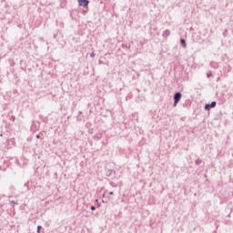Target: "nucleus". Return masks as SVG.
Wrapping results in <instances>:
<instances>
[{"mask_svg":"<svg viewBox=\"0 0 233 233\" xmlns=\"http://www.w3.org/2000/svg\"><path fill=\"white\" fill-rule=\"evenodd\" d=\"M90 209H91V211H95L96 210V207L95 206H91Z\"/></svg>","mask_w":233,"mask_h":233,"instance_id":"f3484780","label":"nucleus"},{"mask_svg":"<svg viewBox=\"0 0 233 233\" xmlns=\"http://www.w3.org/2000/svg\"><path fill=\"white\" fill-rule=\"evenodd\" d=\"M101 138H102V134L101 133H97V134L93 136V139L95 141H99Z\"/></svg>","mask_w":233,"mask_h":233,"instance_id":"20e7f679","label":"nucleus"},{"mask_svg":"<svg viewBox=\"0 0 233 233\" xmlns=\"http://www.w3.org/2000/svg\"><path fill=\"white\" fill-rule=\"evenodd\" d=\"M180 45H182L183 48H186L187 46V42L184 38H181L180 39Z\"/></svg>","mask_w":233,"mask_h":233,"instance_id":"0eeeda50","label":"nucleus"},{"mask_svg":"<svg viewBox=\"0 0 233 233\" xmlns=\"http://www.w3.org/2000/svg\"><path fill=\"white\" fill-rule=\"evenodd\" d=\"M216 106H217V102L216 101H212L210 104H206L205 110L206 111H209L210 109H213Z\"/></svg>","mask_w":233,"mask_h":233,"instance_id":"f257e3e1","label":"nucleus"},{"mask_svg":"<svg viewBox=\"0 0 233 233\" xmlns=\"http://www.w3.org/2000/svg\"><path fill=\"white\" fill-rule=\"evenodd\" d=\"M11 120H12L13 122L15 121V116H12Z\"/></svg>","mask_w":233,"mask_h":233,"instance_id":"a211bd4d","label":"nucleus"},{"mask_svg":"<svg viewBox=\"0 0 233 233\" xmlns=\"http://www.w3.org/2000/svg\"><path fill=\"white\" fill-rule=\"evenodd\" d=\"M178 103H179L178 101L176 102V100H174V105H173V106L176 107Z\"/></svg>","mask_w":233,"mask_h":233,"instance_id":"dca6fc26","label":"nucleus"},{"mask_svg":"<svg viewBox=\"0 0 233 233\" xmlns=\"http://www.w3.org/2000/svg\"><path fill=\"white\" fill-rule=\"evenodd\" d=\"M78 115L81 116V115H82V111H79V112H78Z\"/></svg>","mask_w":233,"mask_h":233,"instance_id":"5701e85b","label":"nucleus"},{"mask_svg":"<svg viewBox=\"0 0 233 233\" xmlns=\"http://www.w3.org/2000/svg\"><path fill=\"white\" fill-rule=\"evenodd\" d=\"M113 195H114L113 191H110L109 196H113Z\"/></svg>","mask_w":233,"mask_h":233,"instance_id":"4be33fe9","label":"nucleus"},{"mask_svg":"<svg viewBox=\"0 0 233 233\" xmlns=\"http://www.w3.org/2000/svg\"><path fill=\"white\" fill-rule=\"evenodd\" d=\"M76 121H77V122H81V121H82V118H81V116H76Z\"/></svg>","mask_w":233,"mask_h":233,"instance_id":"2eb2a0df","label":"nucleus"},{"mask_svg":"<svg viewBox=\"0 0 233 233\" xmlns=\"http://www.w3.org/2000/svg\"><path fill=\"white\" fill-rule=\"evenodd\" d=\"M0 137H3V134H0Z\"/></svg>","mask_w":233,"mask_h":233,"instance_id":"a878e982","label":"nucleus"},{"mask_svg":"<svg viewBox=\"0 0 233 233\" xmlns=\"http://www.w3.org/2000/svg\"><path fill=\"white\" fill-rule=\"evenodd\" d=\"M113 174H115V171H114V170H112V169H106V176L107 177H110Z\"/></svg>","mask_w":233,"mask_h":233,"instance_id":"39448f33","label":"nucleus"},{"mask_svg":"<svg viewBox=\"0 0 233 233\" xmlns=\"http://www.w3.org/2000/svg\"><path fill=\"white\" fill-rule=\"evenodd\" d=\"M29 185H30V182H29V181L25 182V185H24V187H26L28 191H30V187H29Z\"/></svg>","mask_w":233,"mask_h":233,"instance_id":"9d476101","label":"nucleus"},{"mask_svg":"<svg viewBox=\"0 0 233 233\" xmlns=\"http://www.w3.org/2000/svg\"><path fill=\"white\" fill-rule=\"evenodd\" d=\"M78 1V6H82L83 8H86L89 5L88 0H77Z\"/></svg>","mask_w":233,"mask_h":233,"instance_id":"f03ea898","label":"nucleus"},{"mask_svg":"<svg viewBox=\"0 0 233 233\" xmlns=\"http://www.w3.org/2000/svg\"><path fill=\"white\" fill-rule=\"evenodd\" d=\"M182 98V94L180 92H177L175 95H174V101L176 102H179Z\"/></svg>","mask_w":233,"mask_h":233,"instance_id":"7ed1b4c3","label":"nucleus"},{"mask_svg":"<svg viewBox=\"0 0 233 233\" xmlns=\"http://www.w3.org/2000/svg\"><path fill=\"white\" fill-rule=\"evenodd\" d=\"M36 138L37 139H41V136L40 135H36Z\"/></svg>","mask_w":233,"mask_h":233,"instance_id":"412c9836","label":"nucleus"},{"mask_svg":"<svg viewBox=\"0 0 233 233\" xmlns=\"http://www.w3.org/2000/svg\"><path fill=\"white\" fill-rule=\"evenodd\" d=\"M5 213V208H3V205H0V217Z\"/></svg>","mask_w":233,"mask_h":233,"instance_id":"9b49d317","label":"nucleus"},{"mask_svg":"<svg viewBox=\"0 0 233 233\" xmlns=\"http://www.w3.org/2000/svg\"><path fill=\"white\" fill-rule=\"evenodd\" d=\"M207 76L209 78V77H212V72L211 71H209V72H208L207 73Z\"/></svg>","mask_w":233,"mask_h":233,"instance_id":"4468645a","label":"nucleus"},{"mask_svg":"<svg viewBox=\"0 0 233 233\" xmlns=\"http://www.w3.org/2000/svg\"><path fill=\"white\" fill-rule=\"evenodd\" d=\"M41 230L45 231V228L41 225L37 226L36 233H41Z\"/></svg>","mask_w":233,"mask_h":233,"instance_id":"6e6552de","label":"nucleus"},{"mask_svg":"<svg viewBox=\"0 0 233 233\" xmlns=\"http://www.w3.org/2000/svg\"><path fill=\"white\" fill-rule=\"evenodd\" d=\"M90 57H95V53H91Z\"/></svg>","mask_w":233,"mask_h":233,"instance_id":"aec40b11","label":"nucleus"},{"mask_svg":"<svg viewBox=\"0 0 233 233\" xmlns=\"http://www.w3.org/2000/svg\"><path fill=\"white\" fill-rule=\"evenodd\" d=\"M227 32H228V29H226V30L224 31V35L227 34Z\"/></svg>","mask_w":233,"mask_h":233,"instance_id":"b1692460","label":"nucleus"},{"mask_svg":"<svg viewBox=\"0 0 233 233\" xmlns=\"http://www.w3.org/2000/svg\"><path fill=\"white\" fill-rule=\"evenodd\" d=\"M169 35H170V31L168 29H166L163 32V37H168Z\"/></svg>","mask_w":233,"mask_h":233,"instance_id":"423d86ee","label":"nucleus"},{"mask_svg":"<svg viewBox=\"0 0 233 233\" xmlns=\"http://www.w3.org/2000/svg\"><path fill=\"white\" fill-rule=\"evenodd\" d=\"M95 202L96 203L97 207L99 208L100 205H99V203H98V199H96Z\"/></svg>","mask_w":233,"mask_h":233,"instance_id":"6ab92c4d","label":"nucleus"},{"mask_svg":"<svg viewBox=\"0 0 233 233\" xmlns=\"http://www.w3.org/2000/svg\"><path fill=\"white\" fill-rule=\"evenodd\" d=\"M56 35H54V39H56Z\"/></svg>","mask_w":233,"mask_h":233,"instance_id":"393cba45","label":"nucleus"},{"mask_svg":"<svg viewBox=\"0 0 233 233\" xmlns=\"http://www.w3.org/2000/svg\"><path fill=\"white\" fill-rule=\"evenodd\" d=\"M10 204H11L12 208H15V205H17V203L15 201H14V200L10 201Z\"/></svg>","mask_w":233,"mask_h":233,"instance_id":"f8f14e48","label":"nucleus"},{"mask_svg":"<svg viewBox=\"0 0 233 233\" xmlns=\"http://www.w3.org/2000/svg\"><path fill=\"white\" fill-rule=\"evenodd\" d=\"M8 144L15 145L14 138L9 139Z\"/></svg>","mask_w":233,"mask_h":233,"instance_id":"ddd939ff","label":"nucleus"},{"mask_svg":"<svg viewBox=\"0 0 233 233\" xmlns=\"http://www.w3.org/2000/svg\"><path fill=\"white\" fill-rule=\"evenodd\" d=\"M202 163V160L200 158H198L196 161H195V164L196 166H200Z\"/></svg>","mask_w":233,"mask_h":233,"instance_id":"1a4fd4ad","label":"nucleus"}]
</instances>
